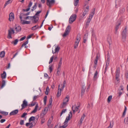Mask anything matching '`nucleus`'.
Returning a JSON list of instances; mask_svg holds the SVG:
<instances>
[{"instance_id": "obj_1", "label": "nucleus", "mask_w": 128, "mask_h": 128, "mask_svg": "<svg viewBox=\"0 0 128 128\" xmlns=\"http://www.w3.org/2000/svg\"><path fill=\"white\" fill-rule=\"evenodd\" d=\"M66 82L65 80H64L62 84H61V85L62 86L61 88H59L60 86V85H59L58 86V92L57 94V96L59 97L60 96L61 94V91L62 90H63L65 87V85L66 84Z\"/></svg>"}, {"instance_id": "obj_2", "label": "nucleus", "mask_w": 128, "mask_h": 128, "mask_svg": "<svg viewBox=\"0 0 128 128\" xmlns=\"http://www.w3.org/2000/svg\"><path fill=\"white\" fill-rule=\"evenodd\" d=\"M76 14H72L69 18V22L70 24H72L76 20Z\"/></svg>"}, {"instance_id": "obj_3", "label": "nucleus", "mask_w": 128, "mask_h": 128, "mask_svg": "<svg viewBox=\"0 0 128 128\" xmlns=\"http://www.w3.org/2000/svg\"><path fill=\"white\" fill-rule=\"evenodd\" d=\"M120 69L119 68H118L116 69V72L115 78L117 82H118L120 80Z\"/></svg>"}, {"instance_id": "obj_4", "label": "nucleus", "mask_w": 128, "mask_h": 128, "mask_svg": "<svg viewBox=\"0 0 128 128\" xmlns=\"http://www.w3.org/2000/svg\"><path fill=\"white\" fill-rule=\"evenodd\" d=\"M23 14L21 13L20 14L19 17L21 23L22 24H28L30 23V22L29 21H25L24 20H23L22 19V14Z\"/></svg>"}, {"instance_id": "obj_5", "label": "nucleus", "mask_w": 128, "mask_h": 128, "mask_svg": "<svg viewBox=\"0 0 128 128\" xmlns=\"http://www.w3.org/2000/svg\"><path fill=\"white\" fill-rule=\"evenodd\" d=\"M42 11H39L36 12L35 15L34 16H35V18H34V22H33L34 23L36 22L38 20L39 18L37 16H38L39 14Z\"/></svg>"}, {"instance_id": "obj_6", "label": "nucleus", "mask_w": 128, "mask_h": 128, "mask_svg": "<svg viewBox=\"0 0 128 128\" xmlns=\"http://www.w3.org/2000/svg\"><path fill=\"white\" fill-rule=\"evenodd\" d=\"M54 0H46V4L50 8L55 3Z\"/></svg>"}, {"instance_id": "obj_7", "label": "nucleus", "mask_w": 128, "mask_h": 128, "mask_svg": "<svg viewBox=\"0 0 128 128\" xmlns=\"http://www.w3.org/2000/svg\"><path fill=\"white\" fill-rule=\"evenodd\" d=\"M14 30L12 28H10L9 30H8V38H12L11 34H14Z\"/></svg>"}, {"instance_id": "obj_8", "label": "nucleus", "mask_w": 128, "mask_h": 128, "mask_svg": "<svg viewBox=\"0 0 128 128\" xmlns=\"http://www.w3.org/2000/svg\"><path fill=\"white\" fill-rule=\"evenodd\" d=\"M69 97L68 96H67L64 99L62 103V108H64L66 106V105L67 104V102L69 101Z\"/></svg>"}, {"instance_id": "obj_9", "label": "nucleus", "mask_w": 128, "mask_h": 128, "mask_svg": "<svg viewBox=\"0 0 128 128\" xmlns=\"http://www.w3.org/2000/svg\"><path fill=\"white\" fill-rule=\"evenodd\" d=\"M72 116V113L71 112H70L68 114V116L66 117L65 120V122L68 123V121L70 120V118H71Z\"/></svg>"}, {"instance_id": "obj_10", "label": "nucleus", "mask_w": 128, "mask_h": 128, "mask_svg": "<svg viewBox=\"0 0 128 128\" xmlns=\"http://www.w3.org/2000/svg\"><path fill=\"white\" fill-rule=\"evenodd\" d=\"M9 16V20L10 21L13 20L14 19V13L12 12H11Z\"/></svg>"}, {"instance_id": "obj_11", "label": "nucleus", "mask_w": 128, "mask_h": 128, "mask_svg": "<svg viewBox=\"0 0 128 128\" xmlns=\"http://www.w3.org/2000/svg\"><path fill=\"white\" fill-rule=\"evenodd\" d=\"M53 118H50L48 120V126L49 128H52V125H51V124Z\"/></svg>"}, {"instance_id": "obj_12", "label": "nucleus", "mask_w": 128, "mask_h": 128, "mask_svg": "<svg viewBox=\"0 0 128 128\" xmlns=\"http://www.w3.org/2000/svg\"><path fill=\"white\" fill-rule=\"evenodd\" d=\"M18 110H16L12 111L10 113V116H13L16 114L18 113Z\"/></svg>"}, {"instance_id": "obj_13", "label": "nucleus", "mask_w": 128, "mask_h": 128, "mask_svg": "<svg viewBox=\"0 0 128 128\" xmlns=\"http://www.w3.org/2000/svg\"><path fill=\"white\" fill-rule=\"evenodd\" d=\"M98 77V71L96 70L94 74L93 78V79L94 81L96 80Z\"/></svg>"}, {"instance_id": "obj_14", "label": "nucleus", "mask_w": 128, "mask_h": 128, "mask_svg": "<svg viewBox=\"0 0 128 128\" xmlns=\"http://www.w3.org/2000/svg\"><path fill=\"white\" fill-rule=\"evenodd\" d=\"M128 33V30L126 27L125 28L124 30H123L122 35V36H126Z\"/></svg>"}, {"instance_id": "obj_15", "label": "nucleus", "mask_w": 128, "mask_h": 128, "mask_svg": "<svg viewBox=\"0 0 128 128\" xmlns=\"http://www.w3.org/2000/svg\"><path fill=\"white\" fill-rule=\"evenodd\" d=\"M44 108V111H42V112L40 114V116L41 117H43L44 115L47 112V110H46V108Z\"/></svg>"}, {"instance_id": "obj_16", "label": "nucleus", "mask_w": 128, "mask_h": 128, "mask_svg": "<svg viewBox=\"0 0 128 128\" xmlns=\"http://www.w3.org/2000/svg\"><path fill=\"white\" fill-rule=\"evenodd\" d=\"M80 34H78V35L75 42L79 43L80 39Z\"/></svg>"}, {"instance_id": "obj_17", "label": "nucleus", "mask_w": 128, "mask_h": 128, "mask_svg": "<svg viewBox=\"0 0 128 128\" xmlns=\"http://www.w3.org/2000/svg\"><path fill=\"white\" fill-rule=\"evenodd\" d=\"M22 106L26 107L28 105V102L27 101L25 100H24L23 102V103L21 105Z\"/></svg>"}, {"instance_id": "obj_18", "label": "nucleus", "mask_w": 128, "mask_h": 128, "mask_svg": "<svg viewBox=\"0 0 128 128\" xmlns=\"http://www.w3.org/2000/svg\"><path fill=\"white\" fill-rule=\"evenodd\" d=\"M38 107V104H36L34 109L32 112L31 113L33 114L35 113L37 111Z\"/></svg>"}, {"instance_id": "obj_19", "label": "nucleus", "mask_w": 128, "mask_h": 128, "mask_svg": "<svg viewBox=\"0 0 128 128\" xmlns=\"http://www.w3.org/2000/svg\"><path fill=\"white\" fill-rule=\"evenodd\" d=\"M15 30L17 32H19L21 30V28L19 26H16L15 28Z\"/></svg>"}, {"instance_id": "obj_20", "label": "nucleus", "mask_w": 128, "mask_h": 128, "mask_svg": "<svg viewBox=\"0 0 128 128\" xmlns=\"http://www.w3.org/2000/svg\"><path fill=\"white\" fill-rule=\"evenodd\" d=\"M1 76L2 79H5L6 78V74L5 72H3V73L1 74Z\"/></svg>"}, {"instance_id": "obj_21", "label": "nucleus", "mask_w": 128, "mask_h": 128, "mask_svg": "<svg viewBox=\"0 0 128 128\" xmlns=\"http://www.w3.org/2000/svg\"><path fill=\"white\" fill-rule=\"evenodd\" d=\"M35 16H27L26 18H24L26 20L30 19L31 20H32L34 19V18H35Z\"/></svg>"}, {"instance_id": "obj_22", "label": "nucleus", "mask_w": 128, "mask_h": 128, "mask_svg": "<svg viewBox=\"0 0 128 128\" xmlns=\"http://www.w3.org/2000/svg\"><path fill=\"white\" fill-rule=\"evenodd\" d=\"M86 88V87L84 86V85H83L82 86V95H83L84 94V92H85V90Z\"/></svg>"}, {"instance_id": "obj_23", "label": "nucleus", "mask_w": 128, "mask_h": 128, "mask_svg": "<svg viewBox=\"0 0 128 128\" xmlns=\"http://www.w3.org/2000/svg\"><path fill=\"white\" fill-rule=\"evenodd\" d=\"M12 2V0H8L6 1L5 2V4L4 5V8H5V7L8 4L11 3Z\"/></svg>"}, {"instance_id": "obj_24", "label": "nucleus", "mask_w": 128, "mask_h": 128, "mask_svg": "<svg viewBox=\"0 0 128 128\" xmlns=\"http://www.w3.org/2000/svg\"><path fill=\"white\" fill-rule=\"evenodd\" d=\"M5 55V52L4 51L1 52L0 54V57L1 58H3Z\"/></svg>"}, {"instance_id": "obj_25", "label": "nucleus", "mask_w": 128, "mask_h": 128, "mask_svg": "<svg viewBox=\"0 0 128 128\" xmlns=\"http://www.w3.org/2000/svg\"><path fill=\"white\" fill-rule=\"evenodd\" d=\"M6 82L4 80H3L2 82V85L0 87V88H2L5 86Z\"/></svg>"}, {"instance_id": "obj_26", "label": "nucleus", "mask_w": 128, "mask_h": 128, "mask_svg": "<svg viewBox=\"0 0 128 128\" xmlns=\"http://www.w3.org/2000/svg\"><path fill=\"white\" fill-rule=\"evenodd\" d=\"M85 116V115L84 114L81 118L80 120V124H81L82 122V121L83 120Z\"/></svg>"}, {"instance_id": "obj_27", "label": "nucleus", "mask_w": 128, "mask_h": 128, "mask_svg": "<svg viewBox=\"0 0 128 128\" xmlns=\"http://www.w3.org/2000/svg\"><path fill=\"white\" fill-rule=\"evenodd\" d=\"M35 118L34 116H32L30 117L29 119V122H30L32 121H33L35 120Z\"/></svg>"}, {"instance_id": "obj_28", "label": "nucleus", "mask_w": 128, "mask_h": 128, "mask_svg": "<svg viewBox=\"0 0 128 128\" xmlns=\"http://www.w3.org/2000/svg\"><path fill=\"white\" fill-rule=\"evenodd\" d=\"M109 61H108L106 64V68H105V71L104 72V73H105V72H106V70L108 68V66L109 64Z\"/></svg>"}, {"instance_id": "obj_29", "label": "nucleus", "mask_w": 128, "mask_h": 128, "mask_svg": "<svg viewBox=\"0 0 128 128\" xmlns=\"http://www.w3.org/2000/svg\"><path fill=\"white\" fill-rule=\"evenodd\" d=\"M18 42V40L16 39L11 42L12 44H13L14 45H16Z\"/></svg>"}, {"instance_id": "obj_30", "label": "nucleus", "mask_w": 128, "mask_h": 128, "mask_svg": "<svg viewBox=\"0 0 128 128\" xmlns=\"http://www.w3.org/2000/svg\"><path fill=\"white\" fill-rule=\"evenodd\" d=\"M126 110H127L126 107V106H125L124 110V112H123V114L122 115V116L123 117H124V116L126 114Z\"/></svg>"}, {"instance_id": "obj_31", "label": "nucleus", "mask_w": 128, "mask_h": 128, "mask_svg": "<svg viewBox=\"0 0 128 128\" xmlns=\"http://www.w3.org/2000/svg\"><path fill=\"white\" fill-rule=\"evenodd\" d=\"M39 28L38 26V25H36L33 27L32 28V30H34L36 29H38Z\"/></svg>"}, {"instance_id": "obj_32", "label": "nucleus", "mask_w": 128, "mask_h": 128, "mask_svg": "<svg viewBox=\"0 0 128 128\" xmlns=\"http://www.w3.org/2000/svg\"><path fill=\"white\" fill-rule=\"evenodd\" d=\"M122 36V41L124 42H125L126 40V36Z\"/></svg>"}, {"instance_id": "obj_33", "label": "nucleus", "mask_w": 128, "mask_h": 128, "mask_svg": "<svg viewBox=\"0 0 128 128\" xmlns=\"http://www.w3.org/2000/svg\"><path fill=\"white\" fill-rule=\"evenodd\" d=\"M60 49V47L58 46H56V47L55 48V52H58L59 50Z\"/></svg>"}, {"instance_id": "obj_34", "label": "nucleus", "mask_w": 128, "mask_h": 128, "mask_svg": "<svg viewBox=\"0 0 128 128\" xmlns=\"http://www.w3.org/2000/svg\"><path fill=\"white\" fill-rule=\"evenodd\" d=\"M125 10L124 8H121L120 10V12L122 14H123L124 12H125Z\"/></svg>"}, {"instance_id": "obj_35", "label": "nucleus", "mask_w": 128, "mask_h": 128, "mask_svg": "<svg viewBox=\"0 0 128 128\" xmlns=\"http://www.w3.org/2000/svg\"><path fill=\"white\" fill-rule=\"evenodd\" d=\"M74 0V5L75 6H76L78 5V4L79 2V0Z\"/></svg>"}, {"instance_id": "obj_36", "label": "nucleus", "mask_w": 128, "mask_h": 128, "mask_svg": "<svg viewBox=\"0 0 128 128\" xmlns=\"http://www.w3.org/2000/svg\"><path fill=\"white\" fill-rule=\"evenodd\" d=\"M112 98V96H110L108 98L107 102L108 103H110Z\"/></svg>"}, {"instance_id": "obj_37", "label": "nucleus", "mask_w": 128, "mask_h": 128, "mask_svg": "<svg viewBox=\"0 0 128 128\" xmlns=\"http://www.w3.org/2000/svg\"><path fill=\"white\" fill-rule=\"evenodd\" d=\"M64 124L60 126V128H66L68 125V123H66L65 122V121L64 122Z\"/></svg>"}, {"instance_id": "obj_38", "label": "nucleus", "mask_w": 128, "mask_h": 128, "mask_svg": "<svg viewBox=\"0 0 128 128\" xmlns=\"http://www.w3.org/2000/svg\"><path fill=\"white\" fill-rule=\"evenodd\" d=\"M70 26H68L66 28L65 30V31L69 32L70 31Z\"/></svg>"}, {"instance_id": "obj_39", "label": "nucleus", "mask_w": 128, "mask_h": 128, "mask_svg": "<svg viewBox=\"0 0 128 128\" xmlns=\"http://www.w3.org/2000/svg\"><path fill=\"white\" fill-rule=\"evenodd\" d=\"M120 23H119L116 26V28H115V29H116L115 33H116H116L117 32V30L118 29L119 26L120 25Z\"/></svg>"}, {"instance_id": "obj_40", "label": "nucleus", "mask_w": 128, "mask_h": 128, "mask_svg": "<svg viewBox=\"0 0 128 128\" xmlns=\"http://www.w3.org/2000/svg\"><path fill=\"white\" fill-rule=\"evenodd\" d=\"M0 113L6 116L8 114V112L4 111H1L0 112Z\"/></svg>"}, {"instance_id": "obj_41", "label": "nucleus", "mask_w": 128, "mask_h": 128, "mask_svg": "<svg viewBox=\"0 0 128 128\" xmlns=\"http://www.w3.org/2000/svg\"><path fill=\"white\" fill-rule=\"evenodd\" d=\"M124 122L126 124H128V117H126L124 120Z\"/></svg>"}, {"instance_id": "obj_42", "label": "nucleus", "mask_w": 128, "mask_h": 128, "mask_svg": "<svg viewBox=\"0 0 128 128\" xmlns=\"http://www.w3.org/2000/svg\"><path fill=\"white\" fill-rule=\"evenodd\" d=\"M28 43V40H27L26 42H24V43L22 44L21 46V48H22V47L23 46H25L26 45V44H27Z\"/></svg>"}, {"instance_id": "obj_43", "label": "nucleus", "mask_w": 128, "mask_h": 128, "mask_svg": "<svg viewBox=\"0 0 128 128\" xmlns=\"http://www.w3.org/2000/svg\"><path fill=\"white\" fill-rule=\"evenodd\" d=\"M69 33V32H68L65 31L64 34L62 35V36L64 37H65Z\"/></svg>"}, {"instance_id": "obj_44", "label": "nucleus", "mask_w": 128, "mask_h": 128, "mask_svg": "<svg viewBox=\"0 0 128 128\" xmlns=\"http://www.w3.org/2000/svg\"><path fill=\"white\" fill-rule=\"evenodd\" d=\"M45 119L44 118H42L40 122L41 124H43L45 122Z\"/></svg>"}, {"instance_id": "obj_45", "label": "nucleus", "mask_w": 128, "mask_h": 128, "mask_svg": "<svg viewBox=\"0 0 128 128\" xmlns=\"http://www.w3.org/2000/svg\"><path fill=\"white\" fill-rule=\"evenodd\" d=\"M54 58V56H52L50 58V61L49 62V64H50L52 62Z\"/></svg>"}, {"instance_id": "obj_46", "label": "nucleus", "mask_w": 128, "mask_h": 128, "mask_svg": "<svg viewBox=\"0 0 128 128\" xmlns=\"http://www.w3.org/2000/svg\"><path fill=\"white\" fill-rule=\"evenodd\" d=\"M47 96H46L44 98V103L45 105L46 104Z\"/></svg>"}, {"instance_id": "obj_47", "label": "nucleus", "mask_w": 128, "mask_h": 128, "mask_svg": "<svg viewBox=\"0 0 128 128\" xmlns=\"http://www.w3.org/2000/svg\"><path fill=\"white\" fill-rule=\"evenodd\" d=\"M98 60H95L94 61V67H95V68H96Z\"/></svg>"}, {"instance_id": "obj_48", "label": "nucleus", "mask_w": 128, "mask_h": 128, "mask_svg": "<svg viewBox=\"0 0 128 128\" xmlns=\"http://www.w3.org/2000/svg\"><path fill=\"white\" fill-rule=\"evenodd\" d=\"M49 90V88L48 87L46 88V91L45 92V94L46 95H48V91Z\"/></svg>"}, {"instance_id": "obj_49", "label": "nucleus", "mask_w": 128, "mask_h": 128, "mask_svg": "<svg viewBox=\"0 0 128 128\" xmlns=\"http://www.w3.org/2000/svg\"><path fill=\"white\" fill-rule=\"evenodd\" d=\"M80 103H78V106L76 107V108H75V109L76 111H77L78 109H79L80 107Z\"/></svg>"}, {"instance_id": "obj_50", "label": "nucleus", "mask_w": 128, "mask_h": 128, "mask_svg": "<svg viewBox=\"0 0 128 128\" xmlns=\"http://www.w3.org/2000/svg\"><path fill=\"white\" fill-rule=\"evenodd\" d=\"M58 71L57 73V74L58 76H59L60 74V68L58 69Z\"/></svg>"}, {"instance_id": "obj_51", "label": "nucleus", "mask_w": 128, "mask_h": 128, "mask_svg": "<svg viewBox=\"0 0 128 128\" xmlns=\"http://www.w3.org/2000/svg\"><path fill=\"white\" fill-rule=\"evenodd\" d=\"M66 109H63L62 111V112H61L60 116H61L62 114H64L65 113L66 111Z\"/></svg>"}, {"instance_id": "obj_52", "label": "nucleus", "mask_w": 128, "mask_h": 128, "mask_svg": "<svg viewBox=\"0 0 128 128\" xmlns=\"http://www.w3.org/2000/svg\"><path fill=\"white\" fill-rule=\"evenodd\" d=\"M113 123L114 122L113 121H112V123L111 122H110V125L108 126L109 127H110L112 128L113 126Z\"/></svg>"}, {"instance_id": "obj_53", "label": "nucleus", "mask_w": 128, "mask_h": 128, "mask_svg": "<svg viewBox=\"0 0 128 128\" xmlns=\"http://www.w3.org/2000/svg\"><path fill=\"white\" fill-rule=\"evenodd\" d=\"M91 20L88 19L86 23V25L88 26Z\"/></svg>"}, {"instance_id": "obj_54", "label": "nucleus", "mask_w": 128, "mask_h": 128, "mask_svg": "<svg viewBox=\"0 0 128 128\" xmlns=\"http://www.w3.org/2000/svg\"><path fill=\"white\" fill-rule=\"evenodd\" d=\"M88 12V10H84V12H83V13L82 14V15L84 17L86 15Z\"/></svg>"}, {"instance_id": "obj_55", "label": "nucleus", "mask_w": 128, "mask_h": 128, "mask_svg": "<svg viewBox=\"0 0 128 128\" xmlns=\"http://www.w3.org/2000/svg\"><path fill=\"white\" fill-rule=\"evenodd\" d=\"M79 43L75 42L74 45V48H76L78 46Z\"/></svg>"}, {"instance_id": "obj_56", "label": "nucleus", "mask_w": 128, "mask_h": 128, "mask_svg": "<svg viewBox=\"0 0 128 128\" xmlns=\"http://www.w3.org/2000/svg\"><path fill=\"white\" fill-rule=\"evenodd\" d=\"M36 4H37L36 3H35L34 5L32 7V8L34 9V10L36 9Z\"/></svg>"}, {"instance_id": "obj_57", "label": "nucleus", "mask_w": 128, "mask_h": 128, "mask_svg": "<svg viewBox=\"0 0 128 128\" xmlns=\"http://www.w3.org/2000/svg\"><path fill=\"white\" fill-rule=\"evenodd\" d=\"M27 114L26 113H24L21 116V117L22 118H24L25 116Z\"/></svg>"}, {"instance_id": "obj_58", "label": "nucleus", "mask_w": 128, "mask_h": 128, "mask_svg": "<svg viewBox=\"0 0 128 128\" xmlns=\"http://www.w3.org/2000/svg\"><path fill=\"white\" fill-rule=\"evenodd\" d=\"M32 2L30 1V2L28 6V8H30L32 6Z\"/></svg>"}, {"instance_id": "obj_59", "label": "nucleus", "mask_w": 128, "mask_h": 128, "mask_svg": "<svg viewBox=\"0 0 128 128\" xmlns=\"http://www.w3.org/2000/svg\"><path fill=\"white\" fill-rule=\"evenodd\" d=\"M52 98H51L49 100V103H50V105H51L52 104Z\"/></svg>"}, {"instance_id": "obj_60", "label": "nucleus", "mask_w": 128, "mask_h": 128, "mask_svg": "<svg viewBox=\"0 0 128 128\" xmlns=\"http://www.w3.org/2000/svg\"><path fill=\"white\" fill-rule=\"evenodd\" d=\"M52 66H49V69L50 70V72H51L52 70Z\"/></svg>"}, {"instance_id": "obj_61", "label": "nucleus", "mask_w": 128, "mask_h": 128, "mask_svg": "<svg viewBox=\"0 0 128 128\" xmlns=\"http://www.w3.org/2000/svg\"><path fill=\"white\" fill-rule=\"evenodd\" d=\"M20 124L21 125H22L24 124V120H21L20 122Z\"/></svg>"}, {"instance_id": "obj_62", "label": "nucleus", "mask_w": 128, "mask_h": 128, "mask_svg": "<svg viewBox=\"0 0 128 128\" xmlns=\"http://www.w3.org/2000/svg\"><path fill=\"white\" fill-rule=\"evenodd\" d=\"M36 102H32L31 104L30 105L32 106H33L35 105Z\"/></svg>"}, {"instance_id": "obj_63", "label": "nucleus", "mask_w": 128, "mask_h": 128, "mask_svg": "<svg viewBox=\"0 0 128 128\" xmlns=\"http://www.w3.org/2000/svg\"><path fill=\"white\" fill-rule=\"evenodd\" d=\"M93 16L92 15V14H90L88 18V19L91 20V19H92Z\"/></svg>"}, {"instance_id": "obj_64", "label": "nucleus", "mask_w": 128, "mask_h": 128, "mask_svg": "<svg viewBox=\"0 0 128 128\" xmlns=\"http://www.w3.org/2000/svg\"><path fill=\"white\" fill-rule=\"evenodd\" d=\"M26 38V37L25 36H24L23 37H22L21 38L20 40V41H22L24 40Z\"/></svg>"}]
</instances>
